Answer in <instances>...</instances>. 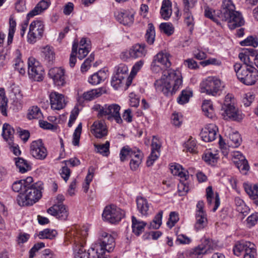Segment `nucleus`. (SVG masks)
<instances>
[{"label": "nucleus", "mask_w": 258, "mask_h": 258, "mask_svg": "<svg viewBox=\"0 0 258 258\" xmlns=\"http://www.w3.org/2000/svg\"><path fill=\"white\" fill-rule=\"evenodd\" d=\"M218 158L217 154H213L211 151H207L203 156V159L208 164L214 165Z\"/></svg>", "instance_id": "obj_53"}, {"label": "nucleus", "mask_w": 258, "mask_h": 258, "mask_svg": "<svg viewBox=\"0 0 258 258\" xmlns=\"http://www.w3.org/2000/svg\"><path fill=\"white\" fill-rule=\"evenodd\" d=\"M136 203L137 209L142 215L148 216L150 214V204L147 199L143 197H138Z\"/></svg>", "instance_id": "obj_27"}, {"label": "nucleus", "mask_w": 258, "mask_h": 258, "mask_svg": "<svg viewBox=\"0 0 258 258\" xmlns=\"http://www.w3.org/2000/svg\"><path fill=\"white\" fill-rule=\"evenodd\" d=\"M155 37V27L153 24L149 23L145 34V38L147 43L150 45L153 44Z\"/></svg>", "instance_id": "obj_47"}, {"label": "nucleus", "mask_w": 258, "mask_h": 258, "mask_svg": "<svg viewBox=\"0 0 258 258\" xmlns=\"http://www.w3.org/2000/svg\"><path fill=\"white\" fill-rule=\"evenodd\" d=\"M124 215V212L114 205L106 206L102 215L104 221L111 224L119 222Z\"/></svg>", "instance_id": "obj_9"}, {"label": "nucleus", "mask_w": 258, "mask_h": 258, "mask_svg": "<svg viewBox=\"0 0 258 258\" xmlns=\"http://www.w3.org/2000/svg\"><path fill=\"white\" fill-rule=\"evenodd\" d=\"M240 44L242 46H252L255 47L258 45V41L256 38L250 36L245 40L241 41Z\"/></svg>", "instance_id": "obj_62"}, {"label": "nucleus", "mask_w": 258, "mask_h": 258, "mask_svg": "<svg viewBox=\"0 0 258 258\" xmlns=\"http://www.w3.org/2000/svg\"><path fill=\"white\" fill-rule=\"evenodd\" d=\"M91 49L90 41L83 38L80 42V47L78 50V58L83 59L88 54Z\"/></svg>", "instance_id": "obj_29"}, {"label": "nucleus", "mask_w": 258, "mask_h": 258, "mask_svg": "<svg viewBox=\"0 0 258 258\" xmlns=\"http://www.w3.org/2000/svg\"><path fill=\"white\" fill-rule=\"evenodd\" d=\"M233 162L239 170L243 174H246L249 169L247 161L239 152H233Z\"/></svg>", "instance_id": "obj_21"}, {"label": "nucleus", "mask_w": 258, "mask_h": 258, "mask_svg": "<svg viewBox=\"0 0 258 258\" xmlns=\"http://www.w3.org/2000/svg\"><path fill=\"white\" fill-rule=\"evenodd\" d=\"M82 123H80L73 134V138L72 143L74 146H78L79 145L80 139L82 132Z\"/></svg>", "instance_id": "obj_60"}, {"label": "nucleus", "mask_w": 258, "mask_h": 258, "mask_svg": "<svg viewBox=\"0 0 258 258\" xmlns=\"http://www.w3.org/2000/svg\"><path fill=\"white\" fill-rule=\"evenodd\" d=\"M57 233L56 230L50 229H45L39 232L38 236L40 239H52L56 236Z\"/></svg>", "instance_id": "obj_52"}, {"label": "nucleus", "mask_w": 258, "mask_h": 258, "mask_svg": "<svg viewBox=\"0 0 258 258\" xmlns=\"http://www.w3.org/2000/svg\"><path fill=\"white\" fill-rule=\"evenodd\" d=\"M142 153L139 150H137L135 154H133L130 158V166L131 169L133 171L137 170L142 163Z\"/></svg>", "instance_id": "obj_36"}, {"label": "nucleus", "mask_w": 258, "mask_h": 258, "mask_svg": "<svg viewBox=\"0 0 258 258\" xmlns=\"http://www.w3.org/2000/svg\"><path fill=\"white\" fill-rule=\"evenodd\" d=\"M218 129L214 124H209L203 128L200 134L202 140L206 142H210L215 140Z\"/></svg>", "instance_id": "obj_19"}, {"label": "nucleus", "mask_w": 258, "mask_h": 258, "mask_svg": "<svg viewBox=\"0 0 258 258\" xmlns=\"http://www.w3.org/2000/svg\"><path fill=\"white\" fill-rule=\"evenodd\" d=\"M160 28L164 33L169 36L174 32V27L170 23H162L160 25Z\"/></svg>", "instance_id": "obj_61"}, {"label": "nucleus", "mask_w": 258, "mask_h": 258, "mask_svg": "<svg viewBox=\"0 0 258 258\" xmlns=\"http://www.w3.org/2000/svg\"><path fill=\"white\" fill-rule=\"evenodd\" d=\"M128 69L124 64L121 63L116 67L115 73L112 78L111 84L112 86L117 89L127 79Z\"/></svg>", "instance_id": "obj_12"}, {"label": "nucleus", "mask_w": 258, "mask_h": 258, "mask_svg": "<svg viewBox=\"0 0 258 258\" xmlns=\"http://www.w3.org/2000/svg\"><path fill=\"white\" fill-rule=\"evenodd\" d=\"M16 22L13 16H11L9 19V29L8 36V44H11L13 41L14 35L16 30Z\"/></svg>", "instance_id": "obj_48"}, {"label": "nucleus", "mask_w": 258, "mask_h": 258, "mask_svg": "<svg viewBox=\"0 0 258 258\" xmlns=\"http://www.w3.org/2000/svg\"><path fill=\"white\" fill-rule=\"evenodd\" d=\"M106 78V74L104 71L100 70L94 73L88 78L90 84L96 85L103 81Z\"/></svg>", "instance_id": "obj_40"}, {"label": "nucleus", "mask_w": 258, "mask_h": 258, "mask_svg": "<svg viewBox=\"0 0 258 258\" xmlns=\"http://www.w3.org/2000/svg\"><path fill=\"white\" fill-rule=\"evenodd\" d=\"M204 15L206 17L212 20L213 21L216 22L217 24L220 25V23L216 17V15L217 16V12L216 13L215 11H213L211 8H209L207 5L204 6Z\"/></svg>", "instance_id": "obj_58"}, {"label": "nucleus", "mask_w": 258, "mask_h": 258, "mask_svg": "<svg viewBox=\"0 0 258 258\" xmlns=\"http://www.w3.org/2000/svg\"><path fill=\"white\" fill-rule=\"evenodd\" d=\"M144 61L140 60L137 61L133 66L130 76L127 80L125 81L126 88H127L132 84L133 78L136 76L138 72L141 69L144 64Z\"/></svg>", "instance_id": "obj_41"}, {"label": "nucleus", "mask_w": 258, "mask_h": 258, "mask_svg": "<svg viewBox=\"0 0 258 258\" xmlns=\"http://www.w3.org/2000/svg\"><path fill=\"white\" fill-rule=\"evenodd\" d=\"M202 110L206 116L210 118H213L215 116V113L213 104L210 100H205L202 105Z\"/></svg>", "instance_id": "obj_39"}, {"label": "nucleus", "mask_w": 258, "mask_h": 258, "mask_svg": "<svg viewBox=\"0 0 258 258\" xmlns=\"http://www.w3.org/2000/svg\"><path fill=\"white\" fill-rule=\"evenodd\" d=\"M187 253L191 258H201L204 254L207 253L204 246L200 245L195 248L188 250Z\"/></svg>", "instance_id": "obj_44"}, {"label": "nucleus", "mask_w": 258, "mask_h": 258, "mask_svg": "<svg viewBox=\"0 0 258 258\" xmlns=\"http://www.w3.org/2000/svg\"><path fill=\"white\" fill-rule=\"evenodd\" d=\"M136 151L133 150L128 147H123L120 150L119 156L121 161H124L127 158H131L133 154H135Z\"/></svg>", "instance_id": "obj_55"}, {"label": "nucleus", "mask_w": 258, "mask_h": 258, "mask_svg": "<svg viewBox=\"0 0 258 258\" xmlns=\"http://www.w3.org/2000/svg\"><path fill=\"white\" fill-rule=\"evenodd\" d=\"M192 96V91L190 90H183L177 98V102L180 104H184L187 103L189 98Z\"/></svg>", "instance_id": "obj_54"}, {"label": "nucleus", "mask_w": 258, "mask_h": 258, "mask_svg": "<svg viewBox=\"0 0 258 258\" xmlns=\"http://www.w3.org/2000/svg\"><path fill=\"white\" fill-rule=\"evenodd\" d=\"M42 53L45 60L51 63L54 58V52L52 47L46 46L42 48Z\"/></svg>", "instance_id": "obj_51"}, {"label": "nucleus", "mask_w": 258, "mask_h": 258, "mask_svg": "<svg viewBox=\"0 0 258 258\" xmlns=\"http://www.w3.org/2000/svg\"><path fill=\"white\" fill-rule=\"evenodd\" d=\"M51 107L53 110H60L66 105L67 102L63 95L53 91L49 95Z\"/></svg>", "instance_id": "obj_17"}, {"label": "nucleus", "mask_w": 258, "mask_h": 258, "mask_svg": "<svg viewBox=\"0 0 258 258\" xmlns=\"http://www.w3.org/2000/svg\"><path fill=\"white\" fill-rule=\"evenodd\" d=\"M133 232L137 236L140 235L144 230L147 223L138 220L135 216L132 217Z\"/></svg>", "instance_id": "obj_35"}, {"label": "nucleus", "mask_w": 258, "mask_h": 258, "mask_svg": "<svg viewBox=\"0 0 258 258\" xmlns=\"http://www.w3.org/2000/svg\"><path fill=\"white\" fill-rule=\"evenodd\" d=\"M238 57L243 63H236L233 66L238 79L247 86L255 84L258 80V70L253 65V55L242 52Z\"/></svg>", "instance_id": "obj_2"}, {"label": "nucleus", "mask_w": 258, "mask_h": 258, "mask_svg": "<svg viewBox=\"0 0 258 258\" xmlns=\"http://www.w3.org/2000/svg\"><path fill=\"white\" fill-rule=\"evenodd\" d=\"M182 84L181 74L179 70H169L167 74L154 83L157 92H162L166 96H171L179 89Z\"/></svg>", "instance_id": "obj_3"}, {"label": "nucleus", "mask_w": 258, "mask_h": 258, "mask_svg": "<svg viewBox=\"0 0 258 258\" xmlns=\"http://www.w3.org/2000/svg\"><path fill=\"white\" fill-rule=\"evenodd\" d=\"M217 17L222 21H227L230 29L240 27L244 23L242 14L235 10L232 0L223 1L221 10L217 11Z\"/></svg>", "instance_id": "obj_5"}, {"label": "nucleus", "mask_w": 258, "mask_h": 258, "mask_svg": "<svg viewBox=\"0 0 258 258\" xmlns=\"http://www.w3.org/2000/svg\"><path fill=\"white\" fill-rule=\"evenodd\" d=\"M161 145L157 139L154 137L151 144V153L146 162L147 166H151L160 155V150Z\"/></svg>", "instance_id": "obj_22"}, {"label": "nucleus", "mask_w": 258, "mask_h": 258, "mask_svg": "<svg viewBox=\"0 0 258 258\" xmlns=\"http://www.w3.org/2000/svg\"><path fill=\"white\" fill-rule=\"evenodd\" d=\"M28 70L30 78L36 81H40L43 80V69L39 62L33 57H29L28 60Z\"/></svg>", "instance_id": "obj_11"}, {"label": "nucleus", "mask_w": 258, "mask_h": 258, "mask_svg": "<svg viewBox=\"0 0 258 258\" xmlns=\"http://www.w3.org/2000/svg\"><path fill=\"white\" fill-rule=\"evenodd\" d=\"M222 110L223 112L222 113V115L225 120L231 119L239 121L243 117L241 112L236 108L234 105L223 106Z\"/></svg>", "instance_id": "obj_15"}, {"label": "nucleus", "mask_w": 258, "mask_h": 258, "mask_svg": "<svg viewBox=\"0 0 258 258\" xmlns=\"http://www.w3.org/2000/svg\"><path fill=\"white\" fill-rule=\"evenodd\" d=\"M42 116L40 109L37 106H32L29 108L27 115L29 120L39 119Z\"/></svg>", "instance_id": "obj_46"}, {"label": "nucleus", "mask_w": 258, "mask_h": 258, "mask_svg": "<svg viewBox=\"0 0 258 258\" xmlns=\"http://www.w3.org/2000/svg\"><path fill=\"white\" fill-rule=\"evenodd\" d=\"M196 222L195 228L196 230H200L205 228L208 225V219L206 212H199L196 213Z\"/></svg>", "instance_id": "obj_26"}, {"label": "nucleus", "mask_w": 258, "mask_h": 258, "mask_svg": "<svg viewBox=\"0 0 258 258\" xmlns=\"http://www.w3.org/2000/svg\"><path fill=\"white\" fill-rule=\"evenodd\" d=\"M87 235L88 230L85 227L72 230L67 234V238L76 244L75 253L86 254L83 247Z\"/></svg>", "instance_id": "obj_8"}, {"label": "nucleus", "mask_w": 258, "mask_h": 258, "mask_svg": "<svg viewBox=\"0 0 258 258\" xmlns=\"http://www.w3.org/2000/svg\"><path fill=\"white\" fill-rule=\"evenodd\" d=\"M256 255V250L255 245L252 243V245L248 247V248L243 253V258H255Z\"/></svg>", "instance_id": "obj_64"}, {"label": "nucleus", "mask_w": 258, "mask_h": 258, "mask_svg": "<svg viewBox=\"0 0 258 258\" xmlns=\"http://www.w3.org/2000/svg\"><path fill=\"white\" fill-rule=\"evenodd\" d=\"M50 5V0H41L28 14L27 17L31 18L40 14L46 10Z\"/></svg>", "instance_id": "obj_25"}, {"label": "nucleus", "mask_w": 258, "mask_h": 258, "mask_svg": "<svg viewBox=\"0 0 258 258\" xmlns=\"http://www.w3.org/2000/svg\"><path fill=\"white\" fill-rule=\"evenodd\" d=\"M44 25L40 20H35L29 26L27 35V41L29 43L34 44L43 36Z\"/></svg>", "instance_id": "obj_10"}, {"label": "nucleus", "mask_w": 258, "mask_h": 258, "mask_svg": "<svg viewBox=\"0 0 258 258\" xmlns=\"http://www.w3.org/2000/svg\"><path fill=\"white\" fill-rule=\"evenodd\" d=\"M116 20L124 25L132 24L134 22V16L130 12L125 10L117 12L115 13Z\"/></svg>", "instance_id": "obj_24"}, {"label": "nucleus", "mask_w": 258, "mask_h": 258, "mask_svg": "<svg viewBox=\"0 0 258 258\" xmlns=\"http://www.w3.org/2000/svg\"><path fill=\"white\" fill-rule=\"evenodd\" d=\"M214 194L211 186H208L206 189V196L208 203L210 205L212 204V201L214 200V207L213 209V211L215 212L218 209L220 205V198L219 194L216 193L215 197H214Z\"/></svg>", "instance_id": "obj_32"}, {"label": "nucleus", "mask_w": 258, "mask_h": 258, "mask_svg": "<svg viewBox=\"0 0 258 258\" xmlns=\"http://www.w3.org/2000/svg\"><path fill=\"white\" fill-rule=\"evenodd\" d=\"M170 170L173 175L179 176L181 180H187L189 178L188 172L183 169L179 164H176L171 165Z\"/></svg>", "instance_id": "obj_30"}, {"label": "nucleus", "mask_w": 258, "mask_h": 258, "mask_svg": "<svg viewBox=\"0 0 258 258\" xmlns=\"http://www.w3.org/2000/svg\"><path fill=\"white\" fill-rule=\"evenodd\" d=\"M94 110L98 111L97 116L99 118L106 117L109 121L115 120L119 124H122L123 121L120 116L119 111L120 107L116 104H105L103 106L96 104L93 107Z\"/></svg>", "instance_id": "obj_6"}, {"label": "nucleus", "mask_w": 258, "mask_h": 258, "mask_svg": "<svg viewBox=\"0 0 258 258\" xmlns=\"http://www.w3.org/2000/svg\"><path fill=\"white\" fill-rule=\"evenodd\" d=\"M145 46L144 44H135L129 50L122 53V56H125L123 58H136L145 56L147 53Z\"/></svg>", "instance_id": "obj_18"}, {"label": "nucleus", "mask_w": 258, "mask_h": 258, "mask_svg": "<svg viewBox=\"0 0 258 258\" xmlns=\"http://www.w3.org/2000/svg\"><path fill=\"white\" fill-rule=\"evenodd\" d=\"M15 163L17 167L19 170V172L22 173H25L31 169V167L27 161L21 158H16Z\"/></svg>", "instance_id": "obj_49"}, {"label": "nucleus", "mask_w": 258, "mask_h": 258, "mask_svg": "<svg viewBox=\"0 0 258 258\" xmlns=\"http://www.w3.org/2000/svg\"><path fill=\"white\" fill-rule=\"evenodd\" d=\"M30 153L34 158L38 160H43L46 158L48 152L42 140L34 141L31 143Z\"/></svg>", "instance_id": "obj_13"}, {"label": "nucleus", "mask_w": 258, "mask_h": 258, "mask_svg": "<svg viewBox=\"0 0 258 258\" xmlns=\"http://www.w3.org/2000/svg\"><path fill=\"white\" fill-rule=\"evenodd\" d=\"M171 55L166 50H162L158 52L154 56L151 67L153 69L156 66H160L163 69H166L170 67Z\"/></svg>", "instance_id": "obj_14"}, {"label": "nucleus", "mask_w": 258, "mask_h": 258, "mask_svg": "<svg viewBox=\"0 0 258 258\" xmlns=\"http://www.w3.org/2000/svg\"><path fill=\"white\" fill-rule=\"evenodd\" d=\"M172 4L169 0H163L160 10L161 17L164 20H168L172 14Z\"/></svg>", "instance_id": "obj_37"}, {"label": "nucleus", "mask_w": 258, "mask_h": 258, "mask_svg": "<svg viewBox=\"0 0 258 258\" xmlns=\"http://www.w3.org/2000/svg\"><path fill=\"white\" fill-rule=\"evenodd\" d=\"M47 213L61 220H66L68 217V212L62 204H55L47 210Z\"/></svg>", "instance_id": "obj_20"}, {"label": "nucleus", "mask_w": 258, "mask_h": 258, "mask_svg": "<svg viewBox=\"0 0 258 258\" xmlns=\"http://www.w3.org/2000/svg\"><path fill=\"white\" fill-rule=\"evenodd\" d=\"M91 132L97 138H102L107 136V129L104 121H95L91 126Z\"/></svg>", "instance_id": "obj_23"}, {"label": "nucleus", "mask_w": 258, "mask_h": 258, "mask_svg": "<svg viewBox=\"0 0 258 258\" xmlns=\"http://www.w3.org/2000/svg\"><path fill=\"white\" fill-rule=\"evenodd\" d=\"M252 243L246 241H239L236 242L233 248L234 254L237 256H240L243 254L248 247L252 245Z\"/></svg>", "instance_id": "obj_31"}, {"label": "nucleus", "mask_w": 258, "mask_h": 258, "mask_svg": "<svg viewBox=\"0 0 258 258\" xmlns=\"http://www.w3.org/2000/svg\"><path fill=\"white\" fill-rule=\"evenodd\" d=\"M33 178L29 176L13 184L12 189L15 192H20L17 197V202L20 206L32 205L41 198V183H33Z\"/></svg>", "instance_id": "obj_1"}, {"label": "nucleus", "mask_w": 258, "mask_h": 258, "mask_svg": "<svg viewBox=\"0 0 258 258\" xmlns=\"http://www.w3.org/2000/svg\"><path fill=\"white\" fill-rule=\"evenodd\" d=\"M115 246L114 238L109 233L101 230L96 242L88 250V258H107L106 252H112Z\"/></svg>", "instance_id": "obj_4"}, {"label": "nucleus", "mask_w": 258, "mask_h": 258, "mask_svg": "<svg viewBox=\"0 0 258 258\" xmlns=\"http://www.w3.org/2000/svg\"><path fill=\"white\" fill-rule=\"evenodd\" d=\"M236 206V210L244 215L249 210L248 208L245 205L243 201L239 197H236L234 200Z\"/></svg>", "instance_id": "obj_57"}, {"label": "nucleus", "mask_w": 258, "mask_h": 258, "mask_svg": "<svg viewBox=\"0 0 258 258\" xmlns=\"http://www.w3.org/2000/svg\"><path fill=\"white\" fill-rule=\"evenodd\" d=\"M194 6L195 5L184 6L183 14L184 22L190 29H193L195 22L193 16L190 10L194 8Z\"/></svg>", "instance_id": "obj_28"}, {"label": "nucleus", "mask_w": 258, "mask_h": 258, "mask_svg": "<svg viewBox=\"0 0 258 258\" xmlns=\"http://www.w3.org/2000/svg\"><path fill=\"white\" fill-rule=\"evenodd\" d=\"M94 147L97 150V152L100 153L104 156H108L110 153L109 147L110 143L109 141H106L104 144H94Z\"/></svg>", "instance_id": "obj_50"}, {"label": "nucleus", "mask_w": 258, "mask_h": 258, "mask_svg": "<svg viewBox=\"0 0 258 258\" xmlns=\"http://www.w3.org/2000/svg\"><path fill=\"white\" fill-rule=\"evenodd\" d=\"M14 129L10 124L5 123L3 126L2 136L7 143H12L14 141Z\"/></svg>", "instance_id": "obj_34"}, {"label": "nucleus", "mask_w": 258, "mask_h": 258, "mask_svg": "<svg viewBox=\"0 0 258 258\" xmlns=\"http://www.w3.org/2000/svg\"><path fill=\"white\" fill-rule=\"evenodd\" d=\"M49 77L53 80L54 84L57 86H63L66 83L64 70L61 68H53L48 72Z\"/></svg>", "instance_id": "obj_16"}, {"label": "nucleus", "mask_w": 258, "mask_h": 258, "mask_svg": "<svg viewBox=\"0 0 258 258\" xmlns=\"http://www.w3.org/2000/svg\"><path fill=\"white\" fill-rule=\"evenodd\" d=\"M242 142L240 136L237 132H233L229 134L228 141V147L237 148L239 147Z\"/></svg>", "instance_id": "obj_43"}, {"label": "nucleus", "mask_w": 258, "mask_h": 258, "mask_svg": "<svg viewBox=\"0 0 258 258\" xmlns=\"http://www.w3.org/2000/svg\"><path fill=\"white\" fill-rule=\"evenodd\" d=\"M224 87L220 79L215 76H209L201 82L200 90L202 93L215 97L220 95Z\"/></svg>", "instance_id": "obj_7"}, {"label": "nucleus", "mask_w": 258, "mask_h": 258, "mask_svg": "<svg viewBox=\"0 0 258 258\" xmlns=\"http://www.w3.org/2000/svg\"><path fill=\"white\" fill-rule=\"evenodd\" d=\"M245 190L248 195L250 199L253 201V203L258 206V184H245Z\"/></svg>", "instance_id": "obj_33"}, {"label": "nucleus", "mask_w": 258, "mask_h": 258, "mask_svg": "<svg viewBox=\"0 0 258 258\" xmlns=\"http://www.w3.org/2000/svg\"><path fill=\"white\" fill-rule=\"evenodd\" d=\"M185 147L186 150L192 153H196L197 152V148L196 141L192 138L189 139L185 143Z\"/></svg>", "instance_id": "obj_63"}, {"label": "nucleus", "mask_w": 258, "mask_h": 258, "mask_svg": "<svg viewBox=\"0 0 258 258\" xmlns=\"http://www.w3.org/2000/svg\"><path fill=\"white\" fill-rule=\"evenodd\" d=\"M16 53L17 56L14 60V68L15 70H17L20 74L24 75L25 74V70L24 69V62L21 58L20 52L19 50H17Z\"/></svg>", "instance_id": "obj_45"}, {"label": "nucleus", "mask_w": 258, "mask_h": 258, "mask_svg": "<svg viewBox=\"0 0 258 258\" xmlns=\"http://www.w3.org/2000/svg\"><path fill=\"white\" fill-rule=\"evenodd\" d=\"M8 99L4 88H0V111L5 116H7Z\"/></svg>", "instance_id": "obj_42"}, {"label": "nucleus", "mask_w": 258, "mask_h": 258, "mask_svg": "<svg viewBox=\"0 0 258 258\" xmlns=\"http://www.w3.org/2000/svg\"><path fill=\"white\" fill-rule=\"evenodd\" d=\"M163 215V211H160L155 216L153 221L151 222L149 228L150 229H158L162 224V218Z\"/></svg>", "instance_id": "obj_59"}, {"label": "nucleus", "mask_w": 258, "mask_h": 258, "mask_svg": "<svg viewBox=\"0 0 258 258\" xmlns=\"http://www.w3.org/2000/svg\"><path fill=\"white\" fill-rule=\"evenodd\" d=\"M105 92V89L102 87L99 88L84 92L83 94V97L85 100H91L100 96Z\"/></svg>", "instance_id": "obj_38"}, {"label": "nucleus", "mask_w": 258, "mask_h": 258, "mask_svg": "<svg viewBox=\"0 0 258 258\" xmlns=\"http://www.w3.org/2000/svg\"><path fill=\"white\" fill-rule=\"evenodd\" d=\"M201 245L204 246L206 253L210 252L211 250L215 249L217 246L216 243L212 239L208 238H203Z\"/></svg>", "instance_id": "obj_56"}]
</instances>
